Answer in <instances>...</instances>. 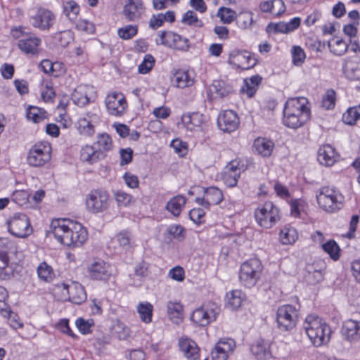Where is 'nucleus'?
Masks as SVG:
<instances>
[{"instance_id": "obj_41", "label": "nucleus", "mask_w": 360, "mask_h": 360, "mask_svg": "<svg viewBox=\"0 0 360 360\" xmlns=\"http://www.w3.org/2000/svg\"><path fill=\"white\" fill-rule=\"evenodd\" d=\"M232 91V87L222 80L214 81L211 89V91L215 93L220 98L228 96Z\"/></svg>"}, {"instance_id": "obj_19", "label": "nucleus", "mask_w": 360, "mask_h": 360, "mask_svg": "<svg viewBox=\"0 0 360 360\" xmlns=\"http://www.w3.org/2000/svg\"><path fill=\"white\" fill-rule=\"evenodd\" d=\"M217 124L221 131L230 133L238 128L239 118L234 111L224 110L219 115Z\"/></svg>"}, {"instance_id": "obj_57", "label": "nucleus", "mask_w": 360, "mask_h": 360, "mask_svg": "<svg viewBox=\"0 0 360 360\" xmlns=\"http://www.w3.org/2000/svg\"><path fill=\"white\" fill-rule=\"evenodd\" d=\"M136 25H128L118 30V35L123 39H129L137 34Z\"/></svg>"}, {"instance_id": "obj_47", "label": "nucleus", "mask_w": 360, "mask_h": 360, "mask_svg": "<svg viewBox=\"0 0 360 360\" xmlns=\"http://www.w3.org/2000/svg\"><path fill=\"white\" fill-rule=\"evenodd\" d=\"M321 246L323 250L327 252L333 259L338 260L339 259L340 249L334 240H330L323 243Z\"/></svg>"}, {"instance_id": "obj_50", "label": "nucleus", "mask_w": 360, "mask_h": 360, "mask_svg": "<svg viewBox=\"0 0 360 360\" xmlns=\"http://www.w3.org/2000/svg\"><path fill=\"white\" fill-rule=\"evenodd\" d=\"M189 48L190 44L188 39L175 32L172 49L182 51H187Z\"/></svg>"}, {"instance_id": "obj_60", "label": "nucleus", "mask_w": 360, "mask_h": 360, "mask_svg": "<svg viewBox=\"0 0 360 360\" xmlns=\"http://www.w3.org/2000/svg\"><path fill=\"white\" fill-rule=\"evenodd\" d=\"M167 232L174 238L182 240L185 238V229L179 224L170 225L167 229Z\"/></svg>"}, {"instance_id": "obj_8", "label": "nucleus", "mask_w": 360, "mask_h": 360, "mask_svg": "<svg viewBox=\"0 0 360 360\" xmlns=\"http://www.w3.org/2000/svg\"><path fill=\"white\" fill-rule=\"evenodd\" d=\"M86 210L94 214L103 212L110 206V195L103 189L91 191L85 199Z\"/></svg>"}, {"instance_id": "obj_1", "label": "nucleus", "mask_w": 360, "mask_h": 360, "mask_svg": "<svg viewBox=\"0 0 360 360\" xmlns=\"http://www.w3.org/2000/svg\"><path fill=\"white\" fill-rule=\"evenodd\" d=\"M304 97L288 99L283 110V124L292 129H297L305 124L310 118V109L307 105Z\"/></svg>"}, {"instance_id": "obj_30", "label": "nucleus", "mask_w": 360, "mask_h": 360, "mask_svg": "<svg viewBox=\"0 0 360 360\" xmlns=\"http://www.w3.org/2000/svg\"><path fill=\"white\" fill-rule=\"evenodd\" d=\"M88 233L85 228L77 221L73 222L72 240L73 244L70 248L79 247L87 240Z\"/></svg>"}, {"instance_id": "obj_11", "label": "nucleus", "mask_w": 360, "mask_h": 360, "mask_svg": "<svg viewBox=\"0 0 360 360\" xmlns=\"http://www.w3.org/2000/svg\"><path fill=\"white\" fill-rule=\"evenodd\" d=\"M298 320V310L291 304H284L277 309L276 321L279 329L288 331L294 328Z\"/></svg>"}, {"instance_id": "obj_44", "label": "nucleus", "mask_w": 360, "mask_h": 360, "mask_svg": "<svg viewBox=\"0 0 360 360\" xmlns=\"http://www.w3.org/2000/svg\"><path fill=\"white\" fill-rule=\"evenodd\" d=\"M46 112L40 108L31 106L27 112V117L30 120L37 123L44 120L46 117Z\"/></svg>"}, {"instance_id": "obj_17", "label": "nucleus", "mask_w": 360, "mask_h": 360, "mask_svg": "<svg viewBox=\"0 0 360 360\" xmlns=\"http://www.w3.org/2000/svg\"><path fill=\"white\" fill-rule=\"evenodd\" d=\"M68 294V300L76 304H81L86 300V293L84 288L77 282H72L70 284L62 283L58 285Z\"/></svg>"}, {"instance_id": "obj_64", "label": "nucleus", "mask_w": 360, "mask_h": 360, "mask_svg": "<svg viewBox=\"0 0 360 360\" xmlns=\"http://www.w3.org/2000/svg\"><path fill=\"white\" fill-rule=\"evenodd\" d=\"M240 177V174L238 173H231V172H225L222 173V179L224 183L229 187H233L236 186L238 183V178Z\"/></svg>"}, {"instance_id": "obj_21", "label": "nucleus", "mask_w": 360, "mask_h": 360, "mask_svg": "<svg viewBox=\"0 0 360 360\" xmlns=\"http://www.w3.org/2000/svg\"><path fill=\"white\" fill-rule=\"evenodd\" d=\"M178 345L180 351L188 360L200 359V349L193 340L181 338L179 340Z\"/></svg>"}, {"instance_id": "obj_33", "label": "nucleus", "mask_w": 360, "mask_h": 360, "mask_svg": "<svg viewBox=\"0 0 360 360\" xmlns=\"http://www.w3.org/2000/svg\"><path fill=\"white\" fill-rule=\"evenodd\" d=\"M173 82L176 87L184 89L191 86L194 84V78L188 71L179 70L174 75Z\"/></svg>"}, {"instance_id": "obj_12", "label": "nucleus", "mask_w": 360, "mask_h": 360, "mask_svg": "<svg viewBox=\"0 0 360 360\" xmlns=\"http://www.w3.org/2000/svg\"><path fill=\"white\" fill-rule=\"evenodd\" d=\"M219 311L217 305L210 302L195 309L191 319L198 326H205L216 320Z\"/></svg>"}, {"instance_id": "obj_43", "label": "nucleus", "mask_w": 360, "mask_h": 360, "mask_svg": "<svg viewBox=\"0 0 360 360\" xmlns=\"http://www.w3.org/2000/svg\"><path fill=\"white\" fill-rule=\"evenodd\" d=\"M328 46L330 51L338 56L343 55L348 49L347 44L344 40L339 38L334 39L332 41H329Z\"/></svg>"}, {"instance_id": "obj_46", "label": "nucleus", "mask_w": 360, "mask_h": 360, "mask_svg": "<svg viewBox=\"0 0 360 360\" xmlns=\"http://www.w3.org/2000/svg\"><path fill=\"white\" fill-rule=\"evenodd\" d=\"M360 120V105L349 108L342 115V121L347 124L352 125Z\"/></svg>"}, {"instance_id": "obj_51", "label": "nucleus", "mask_w": 360, "mask_h": 360, "mask_svg": "<svg viewBox=\"0 0 360 360\" xmlns=\"http://www.w3.org/2000/svg\"><path fill=\"white\" fill-rule=\"evenodd\" d=\"M253 14L250 11L241 12L238 15V25L242 29H249L253 23Z\"/></svg>"}, {"instance_id": "obj_14", "label": "nucleus", "mask_w": 360, "mask_h": 360, "mask_svg": "<svg viewBox=\"0 0 360 360\" xmlns=\"http://www.w3.org/2000/svg\"><path fill=\"white\" fill-rule=\"evenodd\" d=\"M229 63L243 70L253 68L257 60L254 55L246 51L233 50L229 53Z\"/></svg>"}, {"instance_id": "obj_24", "label": "nucleus", "mask_w": 360, "mask_h": 360, "mask_svg": "<svg viewBox=\"0 0 360 360\" xmlns=\"http://www.w3.org/2000/svg\"><path fill=\"white\" fill-rule=\"evenodd\" d=\"M338 155L335 149L330 145L321 146L318 150V161L321 165L330 167L337 161Z\"/></svg>"}, {"instance_id": "obj_5", "label": "nucleus", "mask_w": 360, "mask_h": 360, "mask_svg": "<svg viewBox=\"0 0 360 360\" xmlns=\"http://www.w3.org/2000/svg\"><path fill=\"white\" fill-rule=\"evenodd\" d=\"M255 218L259 226L271 229L280 220L281 216L278 208L268 201L255 210Z\"/></svg>"}, {"instance_id": "obj_2", "label": "nucleus", "mask_w": 360, "mask_h": 360, "mask_svg": "<svg viewBox=\"0 0 360 360\" xmlns=\"http://www.w3.org/2000/svg\"><path fill=\"white\" fill-rule=\"evenodd\" d=\"M303 327L314 347L325 345L330 341L331 329L326 322L318 316L308 315Z\"/></svg>"}, {"instance_id": "obj_18", "label": "nucleus", "mask_w": 360, "mask_h": 360, "mask_svg": "<svg viewBox=\"0 0 360 360\" xmlns=\"http://www.w3.org/2000/svg\"><path fill=\"white\" fill-rule=\"evenodd\" d=\"M88 275L91 279L106 281L110 275V266L103 260L94 261L88 266Z\"/></svg>"}, {"instance_id": "obj_23", "label": "nucleus", "mask_w": 360, "mask_h": 360, "mask_svg": "<svg viewBox=\"0 0 360 360\" xmlns=\"http://www.w3.org/2000/svg\"><path fill=\"white\" fill-rule=\"evenodd\" d=\"M105 156L106 154H103L101 150H98L94 145H86L80 150V160L89 165L104 159Z\"/></svg>"}, {"instance_id": "obj_53", "label": "nucleus", "mask_w": 360, "mask_h": 360, "mask_svg": "<svg viewBox=\"0 0 360 360\" xmlns=\"http://www.w3.org/2000/svg\"><path fill=\"white\" fill-rule=\"evenodd\" d=\"M335 104V92L333 89H328L322 97L321 106L326 110L334 108Z\"/></svg>"}, {"instance_id": "obj_58", "label": "nucleus", "mask_w": 360, "mask_h": 360, "mask_svg": "<svg viewBox=\"0 0 360 360\" xmlns=\"http://www.w3.org/2000/svg\"><path fill=\"white\" fill-rule=\"evenodd\" d=\"M154 64V57L150 54H147L143 62L139 65V72L141 74H146L152 70Z\"/></svg>"}, {"instance_id": "obj_16", "label": "nucleus", "mask_w": 360, "mask_h": 360, "mask_svg": "<svg viewBox=\"0 0 360 360\" xmlns=\"http://www.w3.org/2000/svg\"><path fill=\"white\" fill-rule=\"evenodd\" d=\"M146 8L143 0H126L122 15L128 21H139L145 14Z\"/></svg>"}, {"instance_id": "obj_29", "label": "nucleus", "mask_w": 360, "mask_h": 360, "mask_svg": "<svg viewBox=\"0 0 360 360\" xmlns=\"http://www.w3.org/2000/svg\"><path fill=\"white\" fill-rule=\"evenodd\" d=\"M186 201V197L181 195H176L167 202L165 208L174 217H179Z\"/></svg>"}, {"instance_id": "obj_31", "label": "nucleus", "mask_w": 360, "mask_h": 360, "mask_svg": "<svg viewBox=\"0 0 360 360\" xmlns=\"http://www.w3.org/2000/svg\"><path fill=\"white\" fill-rule=\"evenodd\" d=\"M253 146L262 156L269 157L274 149V143L269 139L259 137L255 140Z\"/></svg>"}, {"instance_id": "obj_6", "label": "nucleus", "mask_w": 360, "mask_h": 360, "mask_svg": "<svg viewBox=\"0 0 360 360\" xmlns=\"http://www.w3.org/2000/svg\"><path fill=\"white\" fill-rule=\"evenodd\" d=\"M74 221L68 219L52 220L50 229L55 238L64 245L71 247L73 244L72 226Z\"/></svg>"}, {"instance_id": "obj_20", "label": "nucleus", "mask_w": 360, "mask_h": 360, "mask_svg": "<svg viewBox=\"0 0 360 360\" xmlns=\"http://www.w3.org/2000/svg\"><path fill=\"white\" fill-rule=\"evenodd\" d=\"M223 193L218 188L212 186L205 189L203 198H197L195 202L207 209L212 205H218L223 200Z\"/></svg>"}, {"instance_id": "obj_62", "label": "nucleus", "mask_w": 360, "mask_h": 360, "mask_svg": "<svg viewBox=\"0 0 360 360\" xmlns=\"http://www.w3.org/2000/svg\"><path fill=\"white\" fill-rule=\"evenodd\" d=\"M117 202L120 206H127L130 204L132 197L131 195L122 191H118L115 193Z\"/></svg>"}, {"instance_id": "obj_48", "label": "nucleus", "mask_w": 360, "mask_h": 360, "mask_svg": "<svg viewBox=\"0 0 360 360\" xmlns=\"http://www.w3.org/2000/svg\"><path fill=\"white\" fill-rule=\"evenodd\" d=\"M217 16L219 17L221 20L226 24L232 22L237 18L236 11L226 7H221L219 9Z\"/></svg>"}, {"instance_id": "obj_25", "label": "nucleus", "mask_w": 360, "mask_h": 360, "mask_svg": "<svg viewBox=\"0 0 360 360\" xmlns=\"http://www.w3.org/2000/svg\"><path fill=\"white\" fill-rule=\"evenodd\" d=\"M342 334L349 341L359 340L360 338V321L346 320L342 325Z\"/></svg>"}, {"instance_id": "obj_10", "label": "nucleus", "mask_w": 360, "mask_h": 360, "mask_svg": "<svg viewBox=\"0 0 360 360\" xmlns=\"http://www.w3.org/2000/svg\"><path fill=\"white\" fill-rule=\"evenodd\" d=\"M51 158V147L48 143H38L34 144L30 149L27 162V164L34 167H42Z\"/></svg>"}, {"instance_id": "obj_38", "label": "nucleus", "mask_w": 360, "mask_h": 360, "mask_svg": "<svg viewBox=\"0 0 360 360\" xmlns=\"http://www.w3.org/2000/svg\"><path fill=\"white\" fill-rule=\"evenodd\" d=\"M98 150H101L103 154L110 150L112 148V141L111 137L107 134H101L97 136L96 143L94 144Z\"/></svg>"}, {"instance_id": "obj_28", "label": "nucleus", "mask_w": 360, "mask_h": 360, "mask_svg": "<svg viewBox=\"0 0 360 360\" xmlns=\"http://www.w3.org/2000/svg\"><path fill=\"white\" fill-rule=\"evenodd\" d=\"M167 314L169 319L176 323L184 319V306L180 302L169 301L167 304Z\"/></svg>"}, {"instance_id": "obj_39", "label": "nucleus", "mask_w": 360, "mask_h": 360, "mask_svg": "<svg viewBox=\"0 0 360 360\" xmlns=\"http://www.w3.org/2000/svg\"><path fill=\"white\" fill-rule=\"evenodd\" d=\"M298 234L295 229L290 226H285L280 231V239L283 244L288 245L295 242Z\"/></svg>"}, {"instance_id": "obj_27", "label": "nucleus", "mask_w": 360, "mask_h": 360, "mask_svg": "<svg viewBox=\"0 0 360 360\" xmlns=\"http://www.w3.org/2000/svg\"><path fill=\"white\" fill-rule=\"evenodd\" d=\"M343 70L350 80H360V58L354 56L345 60Z\"/></svg>"}, {"instance_id": "obj_22", "label": "nucleus", "mask_w": 360, "mask_h": 360, "mask_svg": "<svg viewBox=\"0 0 360 360\" xmlns=\"http://www.w3.org/2000/svg\"><path fill=\"white\" fill-rule=\"evenodd\" d=\"M301 23V19L299 17H295L292 18L288 22H279L278 23H269L266 28V31L268 33H289L290 32L296 30Z\"/></svg>"}, {"instance_id": "obj_34", "label": "nucleus", "mask_w": 360, "mask_h": 360, "mask_svg": "<svg viewBox=\"0 0 360 360\" xmlns=\"http://www.w3.org/2000/svg\"><path fill=\"white\" fill-rule=\"evenodd\" d=\"M245 295L240 290H233L226 294L227 306L231 309H238L245 300Z\"/></svg>"}, {"instance_id": "obj_32", "label": "nucleus", "mask_w": 360, "mask_h": 360, "mask_svg": "<svg viewBox=\"0 0 360 360\" xmlns=\"http://www.w3.org/2000/svg\"><path fill=\"white\" fill-rule=\"evenodd\" d=\"M183 124L190 131H195L196 128H200L202 122L203 117L202 114L193 112L188 115H183L181 117Z\"/></svg>"}, {"instance_id": "obj_37", "label": "nucleus", "mask_w": 360, "mask_h": 360, "mask_svg": "<svg viewBox=\"0 0 360 360\" xmlns=\"http://www.w3.org/2000/svg\"><path fill=\"white\" fill-rule=\"evenodd\" d=\"M262 77L256 75L244 80L245 87L242 88V91H245L249 97H252L257 90V86L262 82Z\"/></svg>"}, {"instance_id": "obj_56", "label": "nucleus", "mask_w": 360, "mask_h": 360, "mask_svg": "<svg viewBox=\"0 0 360 360\" xmlns=\"http://www.w3.org/2000/svg\"><path fill=\"white\" fill-rule=\"evenodd\" d=\"M53 38L58 44L62 47L67 46L72 39L69 31H61L54 34Z\"/></svg>"}, {"instance_id": "obj_61", "label": "nucleus", "mask_w": 360, "mask_h": 360, "mask_svg": "<svg viewBox=\"0 0 360 360\" xmlns=\"http://www.w3.org/2000/svg\"><path fill=\"white\" fill-rule=\"evenodd\" d=\"M136 276L143 278L149 274V264L143 260L137 263L134 266Z\"/></svg>"}, {"instance_id": "obj_45", "label": "nucleus", "mask_w": 360, "mask_h": 360, "mask_svg": "<svg viewBox=\"0 0 360 360\" xmlns=\"http://www.w3.org/2000/svg\"><path fill=\"white\" fill-rule=\"evenodd\" d=\"M175 32L172 31H161L158 33V38L155 39L157 45H163L172 49Z\"/></svg>"}, {"instance_id": "obj_4", "label": "nucleus", "mask_w": 360, "mask_h": 360, "mask_svg": "<svg viewBox=\"0 0 360 360\" xmlns=\"http://www.w3.org/2000/svg\"><path fill=\"white\" fill-rule=\"evenodd\" d=\"M342 196L333 188L323 186L316 193V200L319 205L323 210L333 212L342 207Z\"/></svg>"}, {"instance_id": "obj_7", "label": "nucleus", "mask_w": 360, "mask_h": 360, "mask_svg": "<svg viewBox=\"0 0 360 360\" xmlns=\"http://www.w3.org/2000/svg\"><path fill=\"white\" fill-rule=\"evenodd\" d=\"M8 232L13 236L25 238L33 231L28 217L22 213H15L6 221Z\"/></svg>"}, {"instance_id": "obj_49", "label": "nucleus", "mask_w": 360, "mask_h": 360, "mask_svg": "<svg viewBox=\"0 0 360 360\" xmlns=\"http://www.w3.org/2000/svg\"><path fill=\"white\" fill-rule=\"evenodd\" d=\"M63 13L70 20H73L79 13V6L74 1H67L63 5Z\"/></svg>"}, {"instance_id": "obj_40", "label": "nucleus", "mask_w": 360, "mask_h": 360, "mask_svg": "<svg viewBox=\"0 0 360 360\" xmlns=\"http://www.w3.org/2000/svg\"><path fill=\"white\" fill-rule=\"evenodd\" d=\"M37 271L39 278L46 282H51L55 277L52 267L46 262H41L38 266Z\"/></svg>"}, {"instance_id": "obj_13", "label": "nucleus", "mask_w": 360, "mask_h": 360, "mask_svg": "<svg viewBox=\"0 0 360 360\" xmlns=\"http://www.w3.org/2000/svg\"><path fill=\"white\" fill-rule=\"evenodd\" d=\"M30 22L41 31H49L56 22V15L51 11L41 7L30 18Z\"/></svg>"}, {"instance_id": "obj_36", "label": "nucleus", "mask_w": 360, "mask_h": 360, "mask_svg": "<svg viewBox=\"0 0 360 360\" xmlns=\"http://www.w3.org/2000/svg\"><path fill=\"white\" fill-rule=\"evenodd\" d=\"M153 306L148 302H140L137 306V311L141 320L148 323L152 321Z\"/></svg>"}, {"instance_id": "obj_15", "label": "nucleus", "mask_w": 360, "mask_h": 360, "mask_svg": "<svg viewBox=\"0 0 360 360\" xmlns=\"http://www.w3.org/2000/svg\"><path fill=\"white\" fill-rule=\"evenodd\" d=\"M105 102L108 113L114 116H122L127 107L125 97L121 93L108 94Z\"/></svg>"}, {"instance_id": "obj_52", "label": "nucleus", "mask_w": 360, "mask_h": 360, "mask_svg": "<svg viewBox=\"0 0 360 360\" xmlns=\"http://www.w3.org/2000/svg\"><path fill=\"white\" fill-rule=\"evenodd\" d=\"M181 22L189 26L195 25L198 27L203 26L202 20L198 18L196 14L193 11H188L184 14Z\"/></svg>"}, {"instance_id": "obj_42", "label": "nucleus", "mask_w": 360, "mask_h": 360, "mask_svg": "<svg viewBox=\"0 0 360 360\" xmlns=\"http://www.w3.org/2000/svg\"><path fill=\"white\" fill-rule=\"evenodd\" d=\"M116 240L119 245L124 250H129L133 248L131 242V233L127 231H122L117 234Z\"/></svg>"}, {"instance_id": "obj_35", "label": "nucleus", "mask_w": 360, "mask_h": 360, "mask_svg": "<svg viewBox=\"0 0 360 360\" xmlns=\"http://www.w3.org/2000/svg\"><path fill=\"white\" fill-rule=\"evenodd\" d=\"M86 86H78L72 94V100L78 106L82 107L89 103V98L86 94Z\"/></svg>"}, {"instance_id": "obj_3", "label": "nucleus", "mask_w": 360, "mask_h": 360, "mask_svg": "<svg viewBox=\"0 0 360 360\" xmlns=\"http://www.w3.org/2000/svg\"><path fill=\"white\" fill-rule=\"evenodd\" d=\"M262 270V262L257 258L244 262L241 264L239 271L240 284L248 288H253L260 280Z\"/></svg>"}, {"instance_id": "obj_26", "label": "nucleus", "mask_w": 360, "mask_h": 360, "mask_svg": "<svg viewBox=\"0 0 360 360\" xmlns=\"http://www.w3.org/2000/svg\"><path fill=\"white\" fill-rule=\"evenodd\" d=\"M250 351L257 359H268L271 357L270 344L264 339L255 340L250 346Z\"/></svg>"}, {"instance_id": "obj_63", "label": "nucleus", "mask_w": 360, "mask_h": 360, "mask_svg": "<svg viewBox=\"0 0 360 360\" xmlns=\"http://www.w3.org/2000/svg\"><path fill=\"white\" fill-rule=\"evenodd\" d=\"M292 62L295 65H301L305 59V53L300 46H294L292 51Z\"/></svg>"}, {"instance_id": "obj_9", "label": "nucleus", "mask_w": 360, "mask_h": 360, "mask_svg": "<svg viewBox=\"0 0 360 360\" xmlns=\"http://www.w3.org/2000/svg\"><path fill=\"white\" fill-rule=\"evenodd\" d=\"M12 36L21 39L18 41V47L27 54L35 55L39 53V47L41 44V39L32 33H26L22 27L11 30Z\"/></svg>"}, {"instance_id": "obj_59", "label": "nucleus", "mask_w": 360, "mask_h": 360, "mask_svg": "<svg viewBox=\"0 0 360 360\" xmlns=\"http://www.w3.org/2000/svg\"><path fill=\"white\" fill-rule=\"evenodd\" d=\"M76 29L86 34H93L95 31V25L91 21L80 19L76 23Z\"/></svg>"}, {"instance_id": "obj_55", "label": "nucleus", "mask_w": 360, "mask_h": 360, "mask_svg": "<svg viewBox=\"0 0 360 360\" xmlns=\"http://www.w3.org/2000/svg\"><path fill=\"white\" fill-rule=\"evenodd\" d=\"M308 280L312 283H319L323 279V274L321 269H316L314 264L307 266Z\"/></svg>"}, {"instance_id": "obj_54", "label": "nucleus", "mask_w": 360, "mask_h": 360, "mask_svg": "<svg viewBox=\"0 0 360 360\" xmlns=\"http://www.w3.org/2000/svg\"><path fill=\"white\" fill-rule=\"evenodd\" d=\"M78 130L85 136H91L94 133V126L86 118H81L78 121Z\"/></svg>"}]
</instances>
